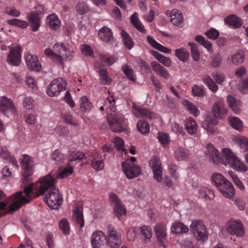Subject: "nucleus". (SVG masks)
<instances>
[{
    "instance_id": "nucleus-8",
    "label": "nucleus",
    "mask_w": 248,
    "mask_h": 248,
    "mask_svg": "<svg viewBox=\"0 0 248 248\" xmlns=\"http://www.w3.org/2000/svg\"><path fill=\"white\" fill-rule=\"evenodd\" d=\"M226 229L230 235L242 237L245 233V229L242 222L239 220H230L225 226Z\"/></svg>"
},
{
    "instance_id": "nucleus-50",
    "label": "nucleus",
    "mask_w": 248,
    "mask_h": 248,
    "mask_svg": "<svg viewBox=\"0 0 248 248\" xmlns=\"http://www.w3.org/2000/svg\"><path fill=\"white\" fill-rule=\"evenodd\" d=\"M113 207L114 214L118 217L125 215L126 213V209L122 202L114 206Z\"/></svg>"
},
{
    "instance_id": "nucleus-34",
    "label": "nucleus",
    "mask_w": 248,
    "mask_h": 248,
    "mask_svg": "<svg viewBox=\"0 0 248 248\" xmlns=\"http://www.w3.org/2000/svg\"><path fill=\"white\" fill-rule=\"evenodd\" d=\"M171 231L176 234L186 233L188 231V228L183 223L177 221L172 224L171 227Z\"/></svg>"
},
{
    "instance_id": "nucleus-15",
    "label": "nucleus",
    "mask_w": 248,
    "mask_h": 248,
    "mask_svg": "<svg viewBox=\"0 0 248 248\" xmlns=\"http://www.w3.org/2000/svg\"><path fill=\"white\" fill-rule=\"evenodd\" d=\"M25 60L27 66L30 70L39 71L41 69V64L36 55L27 53L25 55Z\"/></svg>"
},
{
    "instance_id": "nucleus-56",
    "label": "nucleus",
    "mask_w": 248,
    "mask_h": 248,
    "mask_svg": "<svg viewBox=\"0 0 248 248\" xmlns=\"http://www.w3.org/2000/svg\"><path fill=\"white\" fill-rule=\"evenodd\" d=\"M229 121L232 127L237 130H241L243 126V124L240 119L237 117L230 118Z\"/></svg>"
},
{
    "instance_id": "nucleus-64",
    "label": "nucleus",
    "mask_w": 248,
    "mask_h": 248,
    "mask_svg": "<svg viewBox=\"0 0 248 248\" xmlns=\"http://www.w3.org/2000/svg\"><path fill=\"white\" fill-rule=\"evenodd\" d=\"M177 166L174 164H171L169 166V171L171 176L175 180H177L179 178V176L176 172Z\"/></svg>"
},
{
    "instance_id": "nucleus-44",
    "label": "nucleus",
    "mask_w": 248,
    "mask_h": 248,
    "mask_svg": "<svg viewBox=\"0 0 248 248\" xmlns=\"http://www.w3.org/2000/svg\"><path fill=\"white\" fill-rule=\"evenodd\" d=\"M244 52L241 50H238L234 54L231 56V60L235 65H239L243 62L244 61Z\"/></svg>"
},
{
    "instance_id": "nucleus-43",
    "label": "nucleus",
    "mask_w": 248,
    "mask_h": 248,
    "mask_svg": "<svg viewBox=\"0 0 248 248\" xmlns=\"http://www.w3.org/2000/svg\"><path fill=\"white\" fill-rule=\"evenodd\" d=\"M189 151L183 147H179L175 152V157L178 160H184L188 158Z\"/></svg>"
},
{
    "instance_id": "nucleus-23",
    "label": "nucleus",
    "mask_w": 248,
    "mask_h": 248,
    "mask_svg": "<svg viewBox=\"0 0 248 248\" xmlns=\"http://www.w3.org/2000/svg\"><path fill=\"white\" fill-rule=\"evenodd\" d=\"M38 15L34 11L31 12L28 15L29 20L31 24L32 31H36L41 26V20Z\"/></svg>"
},
{
    "instance_id": "nucleus-24",
    "label": "nucleus",
    "mask_w": 248,
    "mask_h": 248,
    "mask_svg": "<svg viewBox=\"0 0 248 248\" xmlns=\"http://www.w3.org/2000/svg\"><path fill=\"white\" fill-rule=\"evenodd\" d=\"M0 156L5 161L9 163H11L12 165L16 168L18 167L17 162L16 158L11 155L10 153L8 152L6 148L1 147Z\"/></svg>"
},
{
    "instance_id": "nucleus-2",
    "label": "nucleus",
    "mask_w": 248,
    "mask_h": 248,
    "mask_svg": "<svg viewBox=\"0 0 248 248\" xmlns=\"http://www.w3.org/2000/svg\"><path fill=\"white\" fill-rule=\"evenodd\" d=\"M206 155L215 164L220 163L225 166L229 165L239 171H246L247 166L227 148H224L221 155L212 144H208L206 147Z\"/></svg>"
},
{
    "instance_id": "nucleus-28",
    "label": "nucleus",
    "mask_w": 248,
    "mask_h": 248,
    "mask_svg": "<svg viewBox=\"0 0 248 248\" xmlns=\"http://www.w3.org/2000/svg\"><path fill=\"white\" fill-rule=\"evenodd\" d=\"M100 38L104 42H108L113 39L112 32L110 29L103 27L100 29L98 32Z\"/></svg>"
},
{
    "instance_id": "nucleus-38",
    "label": "nucleus",
    "mask_w": 248,
    "mask_h": 248,
    "mask_svg": "<svg viewBox=\"0 0 248 248\" xmlns=\"http://www.w3.org/2000/svg\"><path fill=\"white\" fill-rule=\"evenodd\" d=\"M175 55L177 58L183 62H186L189 57V53L186 49L180 48L175 50Z\"/></svg>"
},
{
    "instance_id": "nucleus-46",
    "label": "nucleus",
    "mask_w": 248,
    "mask_h": 248,
    "mask_svg": "<svg viewBox=\"0 0 248 248\" xmlns=\"http://www.w3.org/2000/svg\"><path fill=\"white\" fill-rule=\"evenodd\" d=\"M122 69L129 79L132 81H136V75L134 74V72L132 68H130L127 64H124L122 66Z\"/></svg>"
},
{
    "instance_id": "nucleus-31",
    "label": "nucleus",
    "mask_w": 248,
    "mask_h": 248,
    "mask_svg": "<svg viewBox=\"0 0 248 248\" xmlns=\"http://www.w3.org/2000/svg\"><path fill=\"white\" fill-rule=\"evenodd\" d=\"M151 66L153 70L158 75L167 78L169 77V73L165 68L162 66L158 62H153L151 63Z\"/></svg>"
},
{
    "instance_id": "nucleus-55",
    "label": "nucleus",
    "mask_w": 248,
    "mask_h": 248,
    "mask_svg": "<svg viewBox=\"0 0 248 248\" xmlns=\"http://www.w3.org/2000/svg\"><path fill=\"white\" fill-rule=\"evenodd\" d=\"M190 46L191 56L195 61H198L200 59V53L197 49V45L193 43L190 42L188 44Z\"/></svg>"
},
{
    "instance_id": "nucleus-63",
    "label": "nucleus",
    "mask_w": 248,
    "mask_h": 248,
    "mask_svg": "<svg viewBox=\"0 0 248 248\" xmlns=\"http://www.w3.org/2000/svg\"><path fill=\"white\" fill-rule=\"evenodd\" d=\"M82 53L85 56H92L93 55V51L91 47L88 45H83L80 46Z\"/></svg>"
},
{
    "instance_id": "nucleus-30",
    "label": "nucleus",
    "mask_w": 248,
    "mask_h": 248,
    "mask_svg": "<svg viewBox=\"0 0 248 248\" xmlns=\"http://www.w3.org/2000/svg\"><path fill=\"white\" fill-rule=\"evenodd\" d=\"M16 193L14 195H12L11 197L9 198V199L7 200L6 195L2 190L0 189V211L4 210L6 208L7 205V203L6 202V201H7V202H11V203L9 206V211L12 212L16 211L11 210L10 205L12 203V202L13 201V197L16 195Z\"/></svg>"
},
{
    "instance_id": "nucleus-58",
    "label": "nucleus",
    "mask_w": 248,
    "mask_h": 248,
    "mask_svg": "<svg viewBox=\"0 0 248 248\" xmlns=\"http://www.w3.org/2000/svg\"><path fill=\"white\" fill-rule=\"evenodd\" d=\"M64 155L60 153L58 150H55L51 155L52 159L55 161L57 163L62 162L64 159Z\"/></svg>"
},
{
    "instance_id": "nucleus-9",
    "label": "nucleus",
    "mask_w": 248,
    "mask_h": 248,
    "mask_svg": "<svg viewBox=\"0 0 248 248\" xmlns=\"http://www.w3.org/2000/svg\"><path fill=\"white\" fill-rule=\"evenodd\" d=\"M91 242L93 248H105L107 246L108 240L102 231H96L91 235Z\"/></svg>"
},
{
    "instance_id": "nucleus-41",
    "label": "nucleus",
    "mask_w": 248,
    "mask_h": 248,
    "mask_svg": "<svg viewBox=\"0 0 248 248\" xmlns=\"http://www.w3.org/2000/svg\"><path fill=\"white\" fill-rule=\"evenodd\" d=\"M91 162L92 167L96 170H101L104 168V160L101 156L93 157Z\"/></svg>"
},
{
    "instance_id": "nucleus-47",
    "label": "nucleus",
    "mask_w": 248,
    "mask_h": 248,
    "mask_svg": "<svg viewBox=\"0 0 248 248\" xmlns=\"http://www.w3.org/2000/svg\"><path fill=\"white\" fill-rule=\"evenodd\" d=\"M84 154L79 151L72 152L68 157V160L70 164H72L74 161L80 162L84 157Z\"/></svg>"
},
{
    "instance_id": "nucleus-40",
    "label": "nucleus",
    "mask_w": 248,
    "mask_h": 248,
    "mask_svg": "<svg viewBox=\"0 0 248 248\" xmlns=\"http://www.w3.org/2000/svg\"><path fill=\"white\" fill-rule=\"evenodd\" d=\"M199 195L202 198L210 200H212L215 198L213 191L206 187H202L200 189Z\"/></svg>"
},
{
    "instance_id": "nucleus-17",
    "label": "nucleus",
    "mask_w": 248,
    "mask_h": 248,
    "mask_svg": "<svg viewBox=\"0 0 248 248\" xmlns=\"http://www.w3.org/2000/svg\"><path fill=\"white\" fill-rule=\"evenodd\" d=\"M0 111L3 114L7 111L14 113L15 108L12 101L5 96L0 97Z\"/></svg>"
},
{
    "instance_id": "nucleus-19",
    "label": "nucleus",
    "mask_w": 248,
    "mask_h": 248,
    "mask_svg": "<svg viewBox=\"0 0 248 248\" xmlns=\"http://www.w3.org/2000/svg\"><path fill=\"white\" fill-rule=\"evenodd\" d=\"M184 125L185 129L189 135H193L197 132L198 126L196 122L192 117L186 118L185 121Z\"/></svg>"
},
{
    "instance_id": "nucleus-10",
    "label": "nucleus",
    "mask_w": 248,
    "mask_h": 248,
    "mask_svg": "<svg viewBox=\"0 0 248 248\" xmlns=\"http://www.w3.org/2000/svg\"><path fill=\"white\" fill-rule=\"evenodd\" d=\"M132 111L134 116L137 118L148 119L153 120L156 117V114L151 110L134 104L132 107Z\"/></svg>"
},
{
    "instance_id": "nucleus-51",
    "label": "nucleus",
    "mask_w": 248,
    "mask_h": 248,
    "mask_svg": "<svg viewBox=\"0 0 248 248\" xmlns=\"http://www.w3.org/2000/svg\"><path fill=\"white\" fill-rule=\"evenodd\" d=\"M59 227L60 230L64 235L69 234L70 231V225L69 222L66 219L61 220L59 223Z\"/></svg>"
},
{
    "instance_id": "nucleus-32",
    "label": "nucleus",
    "mask_w": 248,
    "mask_h": 248,
    "mask_svg": "<svg viewBox=\"0 0 248 248\" xmlns=\"http://www.w3.org/2000/svg\"><path fill=\"white\" fill-rule=\"evenodd\" d=\"M147 40L148 42L155 48L158 50L160 51L166 53H170L171 52V49L168 48H167L164 46H163L160 44L156 42L153 38L149 35L147 37Z\"/></svg>"
},
{
    "instance_id": "nucleus-36",
    "label": "nucleus",
    "mask_w": 248,
    "mask_h": 248,
    "mask_svg": "<svg viewBox=\"0 0 248 248\" xmlns=\"http://www.w3.org/2000/svg\"><path fill=\"white\" fill-rule=\"evenodd\" d=\"M138 130L142 135H146L150 132V126L146 121L140 119L137 123Z\"/></svg>"
},
{
    "instance_id": "nucleus-54",
    "label": "nucleus",
    "mask_w": 248,
    "mask_h": 248,
    "mask_svg": "<svg viewBox=\"0 0 248 248\" xmlns=\"http://www.w3.org/2000/svg\"><path fill=\"white\" fill-rule=\"evenodd\" d=\"M170 127L171 131L177 135L184 136L186 134L183 126L175 122L171 123Z\"/></svg>"
},
{
    "instance_id": "nucleus-37",
    "label": "nucleus",
    "mask_w": 248,
    "mask_h": 248,
    "mask_svg": "<svg viewBox=\"0 0 248 248\" xmlns=\"http://www.w3.org/2000/svg\"><path fill=\"white\" fill-rule=\"evenodd\" d=\"M79 101L80 108L82 112H88L91 110L93 105L87 96L81 97Z\"/></svg>"
},
{
    "instance_id": "nucleus-3",
    "label": "nucleus",
    "mask_w": 248,
    "mask_h": 248,
    "mask_svg": "<svg viewBox=\"0 0 248 248\" xmlns=\"http://www.w3.org/2000/svg\"><path fill=\"white\" fill-rule=\"evenodd\" d=\"M212 181V183L215 185L224 197L230 198L234 195L235 190L233 186L221 174L213 173Z\"/></svg>"
},
{
    "instance_id": "nucleus-27",
    "label": "nucleus",
    "mask_w": 248,
    "mask_h": 248,
    "mask_svg": "<svg viewBox=\"0 0 248 248\" xmlns=\"http://www.w3.org/2000/svg\"><path fill=\"white\" fill-rule=\"evenodd\" d=\"M236 141L239 144L241 152H247L245 155V158L247 163L248 164V139L243 136L237 137Z\"/></svg>"
},
{
    "instance_id": "nucleus-11",
    "label": "nucleus",
    "mask_w": 248,
    "mask_h": 248,
    "mask_svg": "<svg viewBox=\"0 0 248 248\" xmlns=\"http://www.w3.org/2000/svg\"><path fill=\"white\" fill-rule=\"evenodd\" d=\"M122 167L128 179L136 177L141 174L140 167L135 163L122 162Z\"/></svg>"
},
{
    "instance_id": "nucleus-35",
    "label": "nucleus",
    "mask_w": 248,
    "mask_h": 248,
    "mask_svg": "<svg viewBox=\"0 0 248 248\" xmlns=\"http://www.w3.org/2000/svg\"><path fill=\"white\" fill-rule=\"evenodd\" d=\"M183 16L181 12L176 9L171 10L170 13V22L175 25L183 22Z\"/></svg>"
},
{
    "instance_id": "nucleus-29",
    "label": "nucleus",
    "mask_w": 248,
    "mask_h": 248,
    "mask_svg": "<svg viewBox=\"0 0 248 248\" xmlns=\"http://www.w3.org/2000/svg\"><path fill=\"white\" fill-rule=\"evenodd\" d=\"M107 240V244H108L112 248H118L121 244V235L118 233L108 234Z\"/></svg>"
},
{
    "instance_id": "nucleus-7",
    "label": "nucleus",
    "mask_w": 248,
    "mask_h": 248,
    "mask_svg": "<svg viewBox=\"0 0 248 248\" xmlns=\"http://www.w3.org/2000/svg\"><path fill=\"white\" fill-rule=\"evenodd\" d=\"M66 82L62 78H58L52 80L47 87V94L51 97L58 96L60 92L66 89Z\"/></svg>"
},
{
    "instance_id": "nucleus-13",
    "label": "nucleus",
    "mask_w": 248,
    "mask_h": 248,
    "mask_svg": "<svg viewBox=\"0 0 248 248\" xmlns=\"http://www.w3.org/2000/svg\"><path fill=\"white\" fill-rule=\"evenodd\" d=\"M7 56V62L14 66H17L20 62L22 48L19 46L11 47Z\"/></svg>"
},
{
    "instance_id": "nucleus-61",
    "label": "nucleus",
    "mask_w": 248,
    "mask_h": 248,
    "mask_svg": "<svg viewBox=\"0 0 248 248\" xmlns=\"http://www.w3.org/2000/svg\"><path fill=\"white\" fill-rule=\"evenodd\" d=\"M192 92L194 96L199 97L202 96L204 95L203 86H199L197 85H194L192 88Z\"/></svg>"
},
{
    "instance_id": "nucleus-48",
    "label": "nucleus",
    "mask_w": 248,
    "mask_h": 248,
    "mask_svg": "<svg viewBox=\"0 0 248 248\" xmlns=\"http://www.w3.org/2000/svg\"><path fill=\"white\" fill-rule=\"evenodd\" d=\"M99 60L107 66L112 65L116 61L114 56L105 54L100 55Z\"/></svg>"
},
{
    "instance_id": "nucleus-4",
    "label": "nucleus",
    "mask_w": 248,
    "mask_h": 248,
    "mask_svg": "<svg viewBox=\"0 0 248 248\" xmlns=\"http://www.w3.org/2000/svg\"><path fill=\"white\" fill-rule=\"evenodd\" d=\"M110 129L114 132H121L126 130L127 124L123 116L116 113L108 116Z\"/></svg>"
},
{
    "instance_id": "nucleus-22",
    "label": "nucleus",
    "mask_w": 248,
    "mask_h": 248,
    "mask_svg": "<svg viewBox=\"0 0 248 248\" xmlns=\"http://www.w3.org/2000/svg\"><path fill=\"white\" fill-rule=\"evenodd\" d=\"M47 25L53 30H57L61 27V21L57 15L52 14L46 17Z\"/></svg>"
},
{
    "instance_id": "nucleus-16",
    "label": "nucleus",
    "mask_w": 248,
    "mask_h": 248,
    "mask_svg": "<svg viewBox=\"0 0 248 248\" xmlns=\"http://www.w3.org/2000/svg\"><path fill=\"white\" fill-rule=\"evenodd\" d=\"M212 112L216 118L222 119L225 117L227 110L222 99L215 102L212 108Z\"/></svg>"
},
{
    "instance_id": "nucleus-1",
    "label": "nucleus",
    "mask_w": 248,
    "mask_h": 248,
    "mask_svg": "<svg viewBox=\"0 0 248 248\" xmlns=\"http://www.w3.org/2000/svg\"><path fill=\"white\" fill-rule=\"evenodd\" d=\"M55 181L54 178L49 174L40 178L35 183L25 186L24 191L17 192L13 197L11 210H17L46 191H48V193L45 196V202L51 209H57L62 203V198L59 189L54 186Z\"/></svg>"
},
{
    "instance_id": "nucleus-18",
    "label": "nucleus",
    "mask_w": 248,
    "mask_h": 248,
    "mask_svg": "<svg viewBox=\"0 0 248 248\" xmlns=\"http://www.w3.org/2000/svg\"><path fill=\"white\" fill-rule=\"evenodd\" d=\"M73 219L77 227L82 229L84 226V220L82 212V208L76 205L73 214Z\"/></svg>"
},
{
    "instance_id": "nucleus-33",
    "label": "nucleus",
    "mask_w": 248,
    "mask_h": 248,
    "mask_svg": "<svg viewBox=\"0 0 248 248\" xmlns=\"http://www.w3.org/2000/svg\"><path fill=\"white\" fill-rule=\"evenodd\" d=\"M131 22L133 26L139 31L141 33H145L146 32V30L144 28V26L141 22L140 21L138 14L135 13L130 17Z\"/></svg>"
},
{
    "instance_id": "nucleus-52",
    "label": "nucleus",
    "mask_w": 248,
    "mask_h": 248,
    "mask_svg": "<svg viewBox=\"0 0 248 248\" xmlns=\"http://www.w3.org/2000/svg\"><path fill=\"white\" fill-rule=\"evenodd\" d=\"M76 10L79 14L83 15L89 11V8L86 2L79 1L76 6Z\"/></svg>"
},
{
    "instance_id": "nucleus-57",
    "label": "nucleus",
    "mask_w": 248,
    "mask_h": 248,
    "mask_svg": "<svg viewBox=\"0 0 248 248\" xmlns=\"http://www.w3.org/2000/svg\"><path fill=\"white\" fill-rule=\"evenodd\" d=\"M53 51L55 53L62 55L64 51H67V48L63 46L62 43H56L53 46Z\"/></svg>"
},
{
    "instance_id": "nucleus-59",
    "label": "nucleus",
    "mask_w": 248,
    "mask_h": 248,
    "mask_svg": "<svg viewBox=\"0 0 248 248\" xmlns=\"http://www.w3.org/2000/svg\"><path fill=\"white\" fill-rule=\"evenodd\" d=\"M140 231L145 239L149 240L151 238L152 230L150 227L143 226L140 228Z\"/></svg>"
},
{
    "instance_id": "nucleus-62",
    "label": "nucleus",
    "mask_w": 248,
    "mask_h": 248,
    "mask_svg": "<svg viewBox=\"0 0 248 248\" xmlns=\"http://www.w3.org/2000/svg\"><path fill=\"white\" fill-rule=\"evenodd\" d=\"M73 169L72 167H66L63 169L59 173L61 178H65L72 174Z\"/></svg>"
},
{
    "instance_id": "nucleus-45",
    "label": "nucleus",
    "mask_w": 248,
    "mask_h": 248,
    "mask_svg": "<svg viewBox=\"0 0 248 248\" xmlns=\"http://www.w3.org/2000/svg\"><path fill=\"white\" fill-rule=\"evenodd\" d=\"M184 105L189 112L194 116L197 117L199 114L200 110L192 102L187 100H185L184 102Z\"/></svg>"
},
{
    "instance_id": "nucleus-5",
    "label": "nucleus",
    "mask_w": 248,
    "mask_h": 248,
    "mask_svg": "<svg viewBox=\"0 0 248 248\" xmlns=\"http://www.w3.org/2000/svg\"><path fill=\"white\" fill-rule=\"evenodd\" d=\"M21 167L23 170V183L26 185L30 180L29 178L34 172V163L33 158L27 154L22 156L21 162Z\"/></svg>"
},
{
    "instance_id": "nucleus-26",
    "label": "nucleus",
    "mask_w": 248,
    "mask_h": 248,
    "mask_svg": "<svg viewBox=\"0 0 248 248\" xmlns=\"http://www.w3.org/2000/svg\"><path fill=\"white\" fill-rule=\"evenodd\" d=\"M225 22L233 28H238L242 26V20L235 15H231L225 18Z\"/></svg>"
},
{
    "instance_id": "nucleus-53",
    "label": "nucleus",
    "mask_w": 248,
    "mask_h": 248,
    "mask_svg": "<svg viewBox=\"0 0 248 248\" xmlns=\"http://www.w3.org/2000/svg\"><path fill=\"white\" fill-rule=\"evenodd\" d=\"M100 83L102 85L108 84L110 82V79L108 77L107 70L105 69H100Z\"/></svg>"
},
{
    "instance_id": "nucleus-49",
    "label": "nucleus",
    "mask_w": 248,
    "mask_h": 248,
    "mask_svg": "<svg viewBox=\"0 0 248 248\" xmlns=\"http://www.w3.org/2000/svg\"><path fill=\"white\" fill-rule=\"evenodd\" d=\"M7 23L10 25L16 26L22 29L26 28L29 25V23L24 20H19L17 18H13L7 20Z\"/></svg>"
},
{
    "instance_id": "nucleus-60",
    "label": "nucleus",
    "mask_w": 248,
    "mask_h": 248,
    "mask_svg": "<svg viewBox=\"0 0 248 248\" xmlns=\"http://www.w3.org/2000/svg\"><path fill=\"white\" fill-rule=\"evenodd\" d=\"M222 61V58L221 55L217 53L213 56L211 64L213 67H217L221 65Z\"/></svg>"
},
{
    "instance_id": "nucleus-39",
    "label": "nucleus",
    "mask_w": 248,
    "mask_h": 248,
    "mask_svg": "<svg viewBox=\"0 0 248 248\" xmlns=\"http://www.w3.org/2000/svg\"><path fill=\"white\" fill-rule=\"evenodd\" d=\"M202 81L212 92L215 93L218 91L217 85L209 76H205L202 78Z\"/></svg>"
},
{
    "instance_id": "nucleus-42",
    "label": "nucleus",
    "mask_w": 248,
    "mask_h": 248,
    "mask_svg": "<svg viewBox=\"0 0 248 248\" xmlns=\"http://www.w3.org/2000/svg\"><path fill=\"white\" fill-rule=\"evenodd\" d=\"M121 34L125 47L128 49H131L134 46L132 38L124 30L121 31Z\"/></svg>"
},
{
    "instance_id": "nucleus-6",
    "label": "nucleus",
    "mask_w": 248,
    "mask_h": 248,
    "mask_svg": "<svg viewBox=\"0 0 248 248\" xmlns=\"http://www.w3.org/2000/svg\"><path fill=\"white\" fill-rule=\"evenodd\" d=\"M190 228L198 241L204 242L208 239V234L206 228L202 220H193L190 225Z\"/></svg>"
},
{
    "instance_id": "nucleus-14",
    "label": "nucleus",
    "mask_w": 248,
    "mask_h": 248,
    "mask_svg": "<svg viewBox=\"0 0 248 248\" xmlns=\"http://www.w3.org/2000/svg\"><path fill=\"white\" fill-rule=\"evenodd\" d=\"M149 165L153 171L154 178L157 182H161L162 176V169L160 159L156 157H153L150 160Z\"/></svg>"
},
{
    "instance_id": "nucleus-12",
    "label": "nucleus",
    "mask_w": 248,
    "mask_h": 248,
    "mask_svg": "<svg viewBox=\"0 0 248 248\" xmlns=\"http://www.w3.org/2000/svg\"><path fill=\"white\" fill-rule=\"evenodd\" d=\"M154 231L156 236L157 241L159 246L163 248H166L164 241L166 239V224L163 222H159L154 227Z\"/></svg>"
},
{
    "instance_id": "nucleus-25",
    "label": "nucleus",
    "mask_w": 248,
    "mask_h": 248,
    "mask_svg": "<svg viewBox=\"0 0 248 248\" xmlns=\"http://www.w3.org/2000/svg\"><path fill=\"white\" fill-rule=\"evenodd\" d=\"M104 106L109 115L115 113V100L112 96L107 97L104 100Z\"/></svg>"
},
{
    "instance_id": "nucleus-20",
    "label": "nucleus",
    "mask_w": 248,
    "mask_h": 248,
    "mask_svg": "<svg viewBox=\"0 0 248 248\" xmlns=\"http://www.w3.org/2000/svg\"><path fill=\"white\" fill-rule=\"evenodd\" d=\"M227 102L231 109L235 113L238 114L240 112L242 103L241 101L236 99L232 95H229L227 97Z\"/></svg>"
},
{
    "instance_id": "nucleus-21",
    "label": "nucleus",
    "mask_w": 248,
    "mask_h": 248,
    "mask_svg": "<svg viewBox=\"0 0 248 248\" xmlns=\"http://www.w3.org/2000/svg\"><path fill=\"white\" fill-rule=\"evenodd\" d=\"M45 54L51 59L58 65L63 66V58L62 55H59L54 52L50 48H46L45 50Z\"/></svg>"
}]
</instances>
